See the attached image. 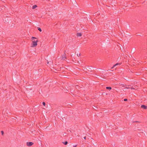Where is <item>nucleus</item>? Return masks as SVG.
<instances>
[{
    "label": "nucleus",
    "mask_w": 147,
    "mask_h": 147,
    "mask_svg": "<svg viewBox=\"0 0 147 147\" xmlns=\"http://www.w3.org/2000/svg\"><path fill=\"white\" fill-rule=\"evenodd\" d=\"M42 104H43L44 106H45V103L44 102H42Z\"/></svg>",
    "instance_id": "obj_11"
},
{
    "label": "nucleus",
    "mask_w": 147,
    "mask_h": 147,
    "mask_svg": "<svg viewBox=\"0 0 147 147\" xmlns=\"http://www.w3.org/2000/svg\"><path fill=\"white\" fill-rule=\"evenodd\" d=\"M64 144L65 145H67V141L65 142V143H64Z\"/></svg>",
    "instance_id": "obj_9"
},
{
    "label": "nucleus",
    "mask_w": 147,
    "mask_h": 147,
    "mask_svg": "<svg viewBox=\"0 0 147 147\" xmlns=\"http://www.w3.org/2000/svg\"><path fill=\"white\" fill-rule=\"evenodd\" d=\"M37 5H34L32 7V9H34L36 8H37Z\"/></svg>",
    "instance_id": "obj_5"
},
{
    "label": "nucleus",
    "mask_w": 147,
    "mask_h": 147,
    "mask_svg": "<svg viewBox=\"0 0 147 147\" xmlns=\"http://www.w3.org/2000/svg\"><path fill=\"white\" fill-rule=\"evenodd\" d=\"M38 29L41 32L42 30L40 28H38Z\"/></svg>",
    "instance_id": "obj_8"
},
{
    "label": "nucleus",
    "mask_w": 147,
    "mask_h": 147,
    "mask_svg": "<svg viewBox=\"0 0 147 147\" xmlns=\"http://www.w3.org/2000/svg\"><path fill=\"white\" fill-rule=\"evenodd\" d=\"M131 89H134V88H131Z\"/></svg>",
    "instance_id": "obj_16"
},
{
    "label": "nucleus",
    "mask_w": 147,
    "mask_h": 147,
    "mask_svg": "<svg viewBox=\"0 0 147 147\" xmlns=\"http://www.w3.org/2000/svg\"><path fill=\"white\" fill-rule=\"evenodd\" d=\"M141 107L144 109H147V106H146L144 105H141Z\"/></svg>",
    "instance_id": "obj_3"
},
{
    "label": "nucleus",
    "mask_w": 147,
    "mask_h": 147,
    "mask_svg": "<svg viewBox=\"0 0 147 147\" xmlns=\"http://www.w3.org/2000/svg\"><path fill=\"white\" fill-rule=\"evenodd\" d=\"M84 138V139H86V137H85Z\"/></svg>",
    "instance_id": "obj_15"
},
{
    "label": "nucleus",
    "mask_w": 147,
    "mask_h": 147,
    "mask_svg": "<svg viewBox=\"0 0 147 147\" xmlns=\"http://www.w3.org/2000/svg\"><path fill=\"white\" fill-rule=\"evenodd\" d=\"M33 144V143L32 142H27V145L29 146H30L32 145Z\"/></svg>",
    "instance_id": "obj_2"
},
{
    "label": "nucleus",
    "mask_w": 147,
    "mask_h": 147,
    "mask_svg": "<svg viewBox=\"0 0 147 147\" xmlns=\"http://www.w3.org/2000/svg\"><path fill=\"white\" fill-rule=\"evenodd\" d=\"M121 64V63H116L115 64V65H114L113 66V67H112L111 68L112 69L113 67H114L116 66L117 65H120Z\"/></svg>",
    "instance_id": "obj_4"
},
{
    "label": "nucleus",
    "mask_w": 147,
    "mask_h": 147,
    "mask_svg": "<svg viewBox=\"0 0 147 147\" xmlns=\"http://www.w3.org/2000/svg\"><path fill=\"white\" fill-rule=\"evenodd\" d=\"M76 147V145H74V147Z\"/></svg>",
    "instance_id": "obj_14"
},
{
    "label": "nucleus",
    "mask_w": 147,
    "mask_h": 147,
    "mask_svg": "<svg viewBox=\"0 0 147 147\" xmlns=\"http://www.w3.org/2000/svg\"><path fill=\"white\" fill-rule=\"evenodd\" d=\"M1 132L2 134H3V131H1Z\"/></svg>",
    "instance_id": "obj_13"
},
{
    "label": "nucleus",
    "mask_w": 147,
    "mask_h": 147,
    "mask_svg": "<svg viewBox=\"0 0 147 147\" xmlns=\"http://www.w3.org/2000/svg\"><path fill=\"white\" fill-rule=\"evenodd\" d=\"M82 34L81 33H77V35L78 36H82Z\"/></svg>",
    "instance_id": "obj_6"
},
{
    "label": "nucleus",
    "mask_w": 147,
    "mask_h": 147,
    "mask_svg": "<svg viewBox=\"0 0 147 147\" xmlns=\"http://www.w3.org/2000/svg\"><path fill=\"white\" fill-rule=\"evenodd\" d=\"M77 55L78 56V57H79L80 56V53H79V54H77Z\"/></svg>",
    "instance_id": "obj_10"
},
{
    "label": "nucleus",
    "mask_w": 147,
    "mask_h": 147,
    "mask_svg": "<svg viewBox=\"0 0 147 147\" xmlns=\"http://www.w3.org/2000/svg\"><path fill=\"white\" fill-rule=\"evenodd\" d=\"M31 38L32 43L31 44V47H36L37 45V42H38L37 38L32 37Z\"/></svg>",
    "instance_id": "obj_1"
},
{
    "label": "nucleus",
    "mask_w": 147,
    "mask_h": 147,
    "mask_svg": "<svg viewBox=\"0 0 147 147\" xmlns=\"http://www.w3.org/2000/svg\"><path fill=\"white\" fill-rule=\"evenodd\" d=\"M126 88H128L127 87H125Z\"/></svg>",
    "instance_id": "obj_17"
},
{
    "label": "nucleus",
    "mask_w": 147,
    "mask_h": 147,
    "mask_svg": "<svg viewBox=\"0 0 147 147\" xmlns=\"http://www.w3.org/2000/svg\"><path fill=\"white\" fill-rule=\"evenodd\" d=\"M106 89L109 90H110L111 89V87H106Z\"/></svg>",
    "instance_id": "obj_7"
},
{
    "label": "nucleus",
    "mask_w": 147,
    "mask_h": 147,
    "mask_svg": "<svg viewBox=\"0 0 147 147\" xmlns=\"http://www.w3.org/2000/svg\"><path fill=\"white\" fill-rule=\"evenodd\" d=\"M124 100L125 101H126L127 100V99H124Z\"/></svg>",
    "instance_id": "obj_12"
}]
</instances>
